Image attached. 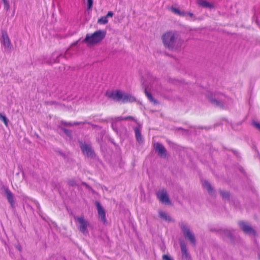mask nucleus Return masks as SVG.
Segmentation results:
<instances>
[{
	"label": "nucleus",
	"mask_w": 260,
	"mask_h": 260,
	"mask_svg": "<svg viewBox=\"0 0 260 260\" xmlns=\"http://www.w3.org/2000/svg\"><path fill=\"white\" fill-rule=\"evenodd\" d=\"M161 39L165 47L172 50L177 47L179 37L176 32L168 31L162 35Z\"/></svg>",
	"instance_id": "f257e3e1"
},
{
	"label": "nucleus",
	"mask_w": 260,
	"mask_h": 260,
	"mask_svg": "<svg viewBox=\"0 0 260 260\" xmlns=\"http://www.w3.org/2000/svg\"><path fill=\"white\" fill-rule=\"evenodd\" d=\"M106 33L105 30H98L91 34H87L83 42L88 46L96 45L105 38Z\"/></svg>",
	"instance_id": "f03ea898"
},
{
	"label": "nucleus",
	"mask_w": 260,
	"mask_h": 260,
	"mask_svg": "<svg viewBox=\"0 0 260 260\" xmlns=\"http://www.w3.org/2000/svg\"><path fill=\"white\" fill-rule=\"evenodd\" d=\"M74 219L79 223V229L80 231L84 235H87L88 234L87 228L89 225L88 221L86 220L83 216L75 217Z\"/></svg>",
	"instance_id": "7ed1b4c3"
},
{
	"label": "nucleus",
	"mask_w": 260,
	"mask_h": 260,
	"mask_svg": "<svg viewBox=\"0 0 260 260\" xmlns=\"http://www.w3.org/2000/svg\"><path fill=\"white\" fill-rule=\"evenodd\" d=\"M123 92L120 90L112 91L110 92L106 93V96L108 98L112 99L115 101H122Z\"/></svg>",
	"instance_id": "20e7f679"
},
{
	"label": "nucleus",
	"mask_w": 260,
	"mask_h": 260,
	"mask_svg": "<svg viewBox=\"0 0 260 260\" xmlns=\"http://www.w3.org/2000/svg\"><path fill=\"white\" fill-rule=\"evenodd\" d=\"M157 198L162 203L171 204V202L169 200L167 192L165 189H162L161 190L158 191L156 193Z\"/></svg>",
	"instance_id": "39448f33"
},
{
	"label": "nucleus",
	"mask_w": 260,
	"mask_h": 260,
	"mask_svg": "<svg viewBox=\"0 0 260 260\" xmlns=\"http://www.w3.org/2000/svg\"><path fill=\"white\" fill-rule=\"evenodd\" d=\"M181 229L183 233L184 236L186 238H187L192 244L195 245L196 239L194 235L191 233L189 229L183 224L181 225Z\"/></svg>",
	"instance_id": "423d86ee"
},
{
	"label": "nucleus",
	"mask_w": 260,
	"mask_h": 260,
	"mask_svg": "<svg viewBox=\"0 0 260 260\" xmlns=\"http://www.w3.org/2000/svg\"><path fill=\"white\" fill-rule=\"evenodd\" d=\"M239 225L244 233L252 235L256 234V232L246 222L242 221H239Z\"/></svg>",
	"instance_id": "0eeeda50"
},
{
	"label": "nucleus",
	"mask_w": 260,
	"mask_h": 260,
	"mask_svg": "<svg viewBox=\"0 0 260 260\" xmlns=\"http://www.w3.org/2000/svg\"><path fill=\"white\" fill-rule=\"evenodd\" d=\"M95 205L97 207L98 212L99 218H100L101 220L104 223H106V214L104 208L101 206V204L99 202H95Z\"/></svg>",
	"instance_id": "6e6552de"
},
{
	"label": "nucleus",
	"mask_w": 260,
	"mask_h": 260,
	"mask_svg": "<svg viewBox=\"0 0 260 260\" xmlns=\"http://www.w3.org/2000/svg\"><path fill=\"white\" fill-rule=\"evenodd\" d=\"M80 147L84 154L90 157H92L94 155V152L90 145L81 144Z\"/></svg>",
	"instance_id": "1a4fd4ad"
},
{
	"label": "nucleus",
	"mask_w": 260,
	"mask_h": 260,
	"mask_svg": "<svg viewBox=\"0 0 260 260\" xmlns=\"http://www.w3.org/2000/svg\"><path fill=\"white\" fill-rule=\"evenodd\" d=\"M154 148L158 154L161 156H166V149L165 147L159 143H156L154 144Z\"/></svg>",
	"instance_id": "9d476101"
},
{
	"label": "nucleus",
	"mask_w": 260,
	"mask_h": 260,
	"mask_svg": "<svg viewBox=\"0 0 260 260\" xmlns=\"http://www.w3.org/2000/svg\"><path fill=\"white\" fill-rule=\"evenodd\" d=\"M2 41L5 47L10 49L12 46L11 43L8 37V35L7 34V32L6 31H3L2 32Z\"/></svg>",
	"instance_id": "9b49d317"
},
{
	"label": "nucleus",
	"mask_w": 260,
	"mask_h": 260,
	"mask_svg": "<svg viewBox=\"0 0 260 260\" xmlns=\"http://www.w3.org/2000/svg\"><path fill=\"white\" fill-rule=\"evenodd\" d=\"M136 99L134 96L123 92L122 98V102L123 103H133L136 102Z\"/></svg>",
	"instance_id": "f8f14e48"
},
{
	"label": "nucleus",
	"mask_w": 260,
	"mask_h": 260,
	"mask_svg": "<svg viewBox=\"0 0 260 260\" xmlns=\"http://www.w3.org/2000/svg\"><path fill=\"white\" fill-rule=\"evenodd\" d=\"M5 193L6 195V197L8 202L10 203L11 206L13 207L14 204V200L12 192L9 189L7 188L5 189Z\"/></svg>",
	"instance_id": "ddd939ff"
},
{
	"label": "nucleus",
	"mask_w": 260,
	"mask_h": 260,
	"mask_svg": "<svg viewBox=\"0 0 260 260\" xmlns=\"http://www.w3.org/2000/svg\"><path fill=\"white\" fill-rule=\"evenodd\" d=\"M144 92L150 102L152 103L154 105H157L159 104V102L152 96L151 94L147 91V89H145Z\"/></svg>",
	"instance_id": "4468645a"
},
{
	"label": "nucleus",
	"mask_w": 260,
	"mask_h": 260,
	"mask_svg": "<svg viewBox=\"0 0 260 260\" xmlns=\"http://www.w3.org/2000/svg\"><path fill=\"white\" fill-rule=\"evenodd\" d=\"M197 3L204 8H212L213 5L205 0H198Z\"/></svg>",
	"instance_id": "2eb2a0df"
},
{
	"label": "nucleus",
	"mask_w": 260,
	"mask_h": 260,
	"mask_svg": "<svg viewBox=\"0 0 260 260\" xmlns=\"http://www.w3.org/2000/svg\"><path fill=\"white\" fill-rule=\"evenodd\" d=\"M180 247L183 257H185L186 258H187L189 255L187 252V249L186 245L183 242H181Z\"/></svg>",
	"instance_id": "dca6fc26"
},
{
	"label": "nucleus",
	"mask_w": 260,
	"mask_h": 260,
	"mask_svg": "<svg viewBox=\"0 0 260 260\" xmlns=\"http://www.w3.org/2000/svg\"><path fill=\"white\" fill-rule=\"evenodd\" d=\"M171 11L175 14H177L180 16H185L186 15V13L185 12H181L180 11L179 9L172 7Z\"/></svg>",
	"instance_id": "f3484780"
},
{
	"label": "nucleus",
	"mask_w": 260,
	"mask_h": 260,
	"mask_svg": "<svg viewBox=\"0 0 260 260\" xmlns=\"http://www.w3.org/2000/svg\"><path fill=\"white\" fill-rule=\"evenodd\" d=\"M135 135L136 138L138 142H142V137L141 136V132L138 128H136L135 130Z\"/></svg>",
	"instance_id": "a211bd4d"
},
{
	"label": "nucleus",
	"mask_w": 260,
	"mask_h": 260,
	"mask_svg": "<svg viewBox=\"0 0 260 260\" xmlns=\"http://www.w3.org/2000/svg\"><path fill=\"white\" fill-rule=\"evenodd\" d=\"M159 216L160 218L166 220H168V221H170L171 220V217L168 215V214L164 212V211H160L159 212Z\"/></svg>",
	"instance_id": "6ab92c4d"
},
{
	"label": "nucleus",
	"mask_w": 260,
	"mask_h": 260,
	"mask_svg": "<svg viewBox=\"0 0 260 260\" xmlns=\"http://www.w3.org/2000/svg\"><path fill=\"white\" fill-rule=\"evenodd\" d=\"M108 22V20L105 16L101 17L98 20V23L100 24H105L107 23Z\"/></svg>",
	"instance_id": "aec40b11"
},
{
	"label": "nucleus",
	"mask_w": 260,
	"mask_h": 260,
	"mask_svg": "<svg viewBox=\"0 0 260 260\" xmlns=\"http://www.w3.org/2000/svg\"><path fill=\"white\" fill-rule=\"evenodd\" d=\"M203 185L205 187L207 188L209 192H211L213 190V189L210 185V184L207 182V181H205L203 183Z\"/></svg>",
	"instance_id": "412c9836"
},
{
	"label": "nucleus",
	"mask_w": 260,
	"mask_h": 260,
	"mask_svg": "<svg viewBox=\"0 0 260 260\" xmlns=\"http://www.w3.org/2000/svg\"><path fill=\"white\" fill-rule=\"evenodd\" d=\"M0 119L4 122L6 126H8V120L7 118L5 116L0 113Z\"/></svg>",
	"instance_id": "4be33fe9"
},
{
	"label": "nucleus",
	"mask_w": 260,
	"mask_h": 260,
	"mask_svg": "<svg viewBox=\"0 0 260 260\" xmlns=\"http://www.w3.org/2000/svg\"><path fill=\"white\" fill-rule=\"evenodd\" d=\"M220 193L223 198L226 199L229 197V193L228 192L221 191Z\"/></svg>",
	"instance_id": "5701e85b"
},
{
	"label": "nucleus",
	"mask_w": 260,
	"mask_h": 260,
	"mask_svg": "<svg viewBox=\"0 0 260 260\" xmlns=\"http://www.w3.org/2000/svg\"><path fill=\"white\" fill-rule=\"evenodd\" d=\"M63 131L64 133L68 136L72 137V132L68 129L63 128Z\"/></svg>",
	"instance_id": "b1692460"
},
{
	"label": "nucleus",
	"mask_w": 260,
	"mask_h": 260,
	"mask_svg": "<svg viewBox=\"0 0 260 260\" xmlns=\"http://www.w3.org/2000/svg\"><path fill=\"white\" fill-rule=\"evenodd\" d=\"M87 7L88 9H90L92 7L93 1L92 0H87Z\"/></svg>",
	"instance_id": "393cba45"
},
{
	"label": "nucleus",
	"mask_w": 260,
	"mask_h": 260,
	"mask_svg": "<svg viewBox=\"0 0 260 260\" xmlns=\"http://www.w3.org/2000/svg\"><path fill=\"white\" fill-rule=\"evenodd\" d=\"M3 2L4 3L5 8H6L7 10H8L9 8L8 2L7 1V0H3Z\"/></svg>",
	"instance_id": "a878e982"
},
{
	"label": "nucleus",
	"mask_w": 260,
	"mask_h": 260,
	"mask_svg": "<svg viewBox=\"0 0 260 260\" xmlns=\"http://www.w3.org/2000/svg\"><path fill=\"white\" fill-rule=\"evenodd\" d=\"M68 183L70 185H71V186H74L76 184L75 181L73 179L69 180Z\"/></svg>",
	"instance_id": "bb28decb"
},
{
	"label": "nucleus",
	"mask_w": 260,
	"mask_h": 260,
	"mask_svg": "<svg viewBox=\"0 0 260 260\" xmlns=\"http://www.w3.org/2000/svg\"><path fill=\"white\" fill-rule=\"evenodd\" d=\"M163 260H173L171 257H170L168 255L164 254L162 255Z\"/></svg>",
	"instance_id": "cd10ccee"
},
{
	"label": "nucleus",
	"mask_w": 260,
	"mask_h": 260,
	"mask_svg": "<svg viewBox=\"0 0 260 260\" xmlns=\"http://www.w3.org/2000/svg\"><path fill=\"white\" fill-rule=\"evenodd\" d=\"M86 123H87L88 124H89V122H86V121H84V122H82V121H80V122H73V124H74V125H79V124H85Z\"/></svg>",
	"instance_id": "c85d7f7f"
},
{
	"label": "nucleus",
	"mask_w": 260,
	"mask_h": 260,
	"mask_svg": "<svg viewBox=\"0 0 260 260\" xmlns=\"http://www.w3.org/2000/svg\"><path fill=\"white\" fill-rule=\"evenodd\" d=\"M113 15V12L112 11H109L107 13V14L105 16L106 17H107V18H108V17H112Z\"/></svg>",
	"instance_id": "c756f323"
},
{
	"label": "nucleus",
	"mask_w": 260,
	"mask_h": 260,
	"mask_svg": "<svg viewBox=\"0 0 260 260\" xmlns=\"http://www.w3.org/2000/svg\"><path fill=\"white\" fill-rule=\"evenodd\" d=\"M254 125L260 131V123L258 122H254Z\"/></svg>",
	"instance_id": "7c9ffc66"
},
{
	"label": "nucleus",
	"mask_w": 260,
	"mask_h": 260,
	"mask_svg": "<svg viewBox=\"0 0 260 260\" xmlns=\"http://www.w3.org/2000/svg\"><path fill=\"white\" fill-rule=\"evenodd\" d=\"M126 117L127 118V119H131V120H132L133 121H136L135 118L134 117L132 116H127Z\"/></svg>",
	"instance_id": "2f4dec72"
},
{
	"label": "nucleus",
	"mask_w": 260,
	"mask_h": 260,
	"mask_svg": "<svg viewBox=\"0 0 260 260\" xmlns=\"http://www.w3.org/2000/svg\"><path fill=\"white\" fill-rule=\"evenodd\" d=\"M68 122H67V121H63V120H62V121H61V123L62 124H63V125L66 126H68Z\"/></svg>",
	"instance_id": "473e14b6"
},
{
	"label": "nucleus",
	"mask_w": 260,
	"mask_h": 260,
	"mask_svg": "<svg viewBox=\"0 0 260 260\" xmlns=\"http://www.w3.org/2000/svg\"><path fill=\"white\" fill-rule=\"evenodd\" d=\"M74 125L73 122H68L67 126H72Z\"/></svg>",
	"instance_id": "72a5a7b5"
},
{
	"label": "nucleus",
	"mask_w": 260,
	"mask_h": 260,
	"mask_svg": "<svg viewBox=\"0 0 260 260\" xmlns=\"http://www.w3.org/2000/svg\"><path fill=\"white\" fill-rule=\"evenodd\" d=\"M119 119L122 120H127V118L126 117H121L119 118Z\"/></svg>",
	"instance_id": "f704fd0d"
},
{
	"label": "nucleus",
	"mask_w": 260,
	"mask_h": 260,
	"mask_svg": "<svg viewBox=\"0 0 260 260\" xmlns=\"http://www.w3.org/2000/svg\"><path fill=\"white\" fill-rule=\"evenodd\" d=\"M187 14L191 17H192L193 16V13H191V12H188L187 13Z\"/></svg>",
	"instance_id": "c9c22d12"
},
{
	"label": "nucleus",
	"mask_w": 260,
	"mask_h": 260,
	"mask_svg": "<svg viewBox=\"0 0 260 260\" xmlns=\"http://www.w3.org/2000/svg\"><path fill=\"white\" fill-rule=\"evenodd\" d=\"M212 102L213 103H216L217 105L219 104V103L217 101H216V100H212Z\"/></svg>",
	"instance_id": "e433bc0d"
}]
</instances>
